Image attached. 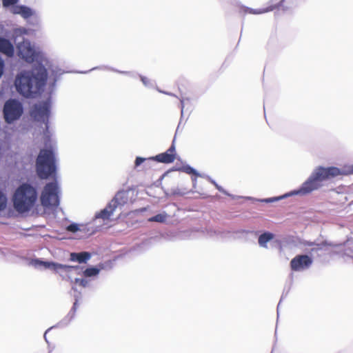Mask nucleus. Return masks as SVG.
Instances as JSON below:
<instances>
[{"label": "nucleus", "mask_w": 353, "mask_h": 353, "mask_svg": "<svg viewBox=\"0 0 353 353\" xmlns=\"http://www.w3.org/2000/svg\"><path fill=\"white\" fill-rule=\"evenodd\" d=\"M48 79L47 70L39 65L31 70L23 71L15 79L17 91L26 97H33L39 93L46 85Z\"/></svg>", "instance_id": "f257e3e1"}, {"label": "nucleus", "mask_w": 353, "mask_h": 353, "mask_svg": "<svg viewBox=\"0 0 353 353\" xmlns=\"http://www.w3.org/2000/svg\"><path fill=\"white\" fill-rule=\"evenodd\" d=\"M353 174V165H345L342 168L336 167L324 168L319 166L311 174L310 177L294 192L296 194L305 195L316 190L323 185V181L339 175Z\"/></svg>", "instance_id": "f03ea898"}, {"label": "nucleus", "mask_w": 353, "mask_h": 353, "mask_svg": "<svg viewBox=\"0 0 353 353\" xmlns=\"http://www.w3.org/2000/svg\"><path fill=\"white\" fill-rule=\"evenodd\" d=\"M14 209L19 213L30 211L37 201V192L31 185L23 183L16 190L13 198Z\"/></svg>", "instance_id": "7ed1b4c3"}, {"label": "nucleus", "mask_w": 353, "mask_h": 353, "mask_svg": "<svg viewBox=\"0 0 353 353\" xmlns=\"http://www.w3.org/2000/svg\"><path fill=\"white\" fill-rule=\"evenodd\" d=\"M55 156L52 147L41 149L36 161V170L39 177L46 179L55 173Z\"/></svg>", "instance_id": "20e7f679"}, {"label": "nucleus", "mask_w": 353, "mask_h": 353, "mask_svg": "<svg viewBox=\"0 0 353 353\" xmlns=\"http://www.w3.org/2000/svg\"><path fill=\"white\" fill-rule=\"evenodd\" d=\"M41 202L44 207H57L59 200L58 196V186L57 183H47L41 196Z\"/></svg>", "instance_id": "39448f33"}, {"label": "nucleus", "mask_w": 353, "mask_h": 353, "mask_svg": "<svg viewBox=\"0 0 353 353\" xmlns=\"http://www.w3.org/2000/svg\"><path fill=\"white\" fill-rule=\"evenodd\" d=\"M23 113V107L20 102L15 99L7 101L3 107L4 119L7 123H12L18 119Z\"/></svg>", "instance_id": "423d86ee"}, {"label": "nucleus", "mask_w": 353, "mask_h": 353, "mask_svg": "<svg viewBox=\"0 0 353 353\" xmlns=\"http://www.w3.org/2000/svg\"><path fill=\"white\" fill-rule=\"evenodd\" d=\"M176 153L174 145V141H173L171 146L165 152L156 155L155 157L145 159L138 157L135 159V165L139 166L146 160H154L159 163H170L174 161L176 159Z\"/></svg>", "instance_id": "0eeeda50"}, {"label": "nucleus", "mask_w": 353, "mask_h": 353, "mask_svg": "<svg viewBox=\"0 0 353 353\" xmlns=\"http://www.w3.org/2000/svg\"><path fill=\"white\" fill-rule=\"evenodd\" d=\"M50 113V105L48 101H43L34 104L30 110L31 117L35 121L44 123L47 128Z\"/></svg>", "instance_id": "6e6552de"}, {"label": "nucleus", "mask_w": 353, "mask_h": 353, "mask_svg": "<svg viewBox=\"0 0 353 353\" xmlns=\"http://www.w3.org/2000/svg\"><path fill=\"white\" fill-rule=\"evenodd\" d=\"M293 0H280L278 4H271L265 8H259V9H252L245 6H241L239 8V12L242 15H245L247 14H261L265 12H268L270 11H272L276 8L279 7H285V3H293Z\"/></svg>", "instance_id": "1a4fd4ad"}, {"label": "nucleus", "mask_w": 353, "mask_h": 353, "mask_svg": "<svg viewBox=\"0 0 353 353\" xmlns=\"http://www.w3.org/2000/svg\"><path fill=\"white\" fill-rule=\"evenodd\" d=\"M312 262V259L308 255L299 254L291 260L290 265L292 271L299 272L309 268Z\"/></svg>", "instance_id": "9d476101"}, {"label": "nucleus", "mask_w": 353, "mask_h": 353, "mask_svg": "<svg viewBox=\"0 0 353 353\" xmlns=\"http://www.w3.org/2000/svg\"><path fill=\"white\" fill-rule=\"evenodd\" d=\"M19 56L28 63H32L34 61L36 54L34 49L31 46L28 40H23L17 46Z\"/></svg>", "instance_id": "9b49d317"}, {"label": "nucleus", "mask_w": 353, "mask_h": 353, "mask_svg": "<svg viewBox=\"0 0 353 353\" xmlns=\"http://www.w3.org/2000/svg\"><path fill=\"white\" fill-rule=\"evenodd\" d=\"M33 264L34 265H42L45 268L52 269L56 272H59L60 271L64 272L65 273H70L72 270L78 269L79 266H70V265H65L59 263H56L53 262H47L42 261L39 259H35L33 261Z\"/></svg>", "instance_id": "f8f14e48"}, {"label": "nucleus", "mask_w": 353, "mask_h": 353, "mask_svg": "<svg viewBox=\"0 0 353 353\" xmlns=\"http://www.w3.org/2000/svg\"><path fill=\"white\" fill-rule=\"evenodd\" d=\"M0 52L8 57H12L14 54V48L12 43L1 37H0Z\"/></svg>", "instance_id": "ddd939ff"}, {"label": "nucleus", "mask_w": 353, "mask_h": 353, "mask_svg": "<svg viewBox=\"0 0 353 353\" xmlns=\"http://www.w3.org/2000/svg\"><path fill=\"white\" fill-rule=\"evenodd\" d=\"M128 201L127 192L120 191L116 194L113 199L110 201L111 205L117 208L119 206L124 205Z\"/></svg>", "instance_id": "4468645a"}, {"label": "nucleus", "mask_w": 353, "mask_h": 353, "mask_svg": "<svg viewBox=\"0 0 353 353\" xmlns=\"http://www.w3.org/2000/svg\"><path fill=\"white\" fill-rule=\"evenodd\" d=\"M116 209L117 208H114L113 205H111V203L110 202L103 210L95 216V217L102 219L103 220L109 219Z\"/></svg>", "instance_id": "2eb2a0df"}, {"label": "nucleus", "mask_w": 353, "mask_h": 353, "mask_svg": "<svg viewBox=\"0 0 353 353\" xmlns=\"http://www.w3.org/2000/svg\"><path fill=\"white\" fill-rule=\"evenodd\" d=\"M90 258V254L86 252L80 253H71L70 259L73 261H78L79 263H85Z\"/></svg>", "instance_id": "dca6fc26"}, {"label": "nucleus", "mask_w": 353, "mask_h": 353, "mask_svg": "<svg viewBox=\"0 0 353 353\" xmlns=\"http://www.w3.org/2000/svg\"><path fill=\"white\" fill-rule=\"evenodd\" d=\"M274 238V234L270 232H265L259 237V243L262 247H267L266 244L268 241Z\"/></svg>", "instance_id": "f3484780"}, {"label": "nucleus", "mask_w": 353, "mask_h": 353, "mask_svg": "<svg viewBox=\"0 0 353 353\" xmlns=\"http://www.w3.org/2000/svg\"><path fill=\"white\" fill-rule=\"evenodd\" d=\"M20 15L24 19H28L33 15V12L30 8L21 6Z\"/></svg>", "instance_id": "a211bd4d"}, {"label": "nucleus", "mask_w": 353, "mask_h": 353, "mask_svg": "<svg viewBox=\"0 0 353 353\" xmlns=\"http://www.w3.org/2000/svg\"><path fill=\"white\" fill-rule=\"evenodd\" d=\"M148 220L150 222L163 223L166 220V214H158L154 216L150 217Z\"/></svg>", "instance_id": "6ab92c4d"}, {"label": "nucleus", "mask_w": 353, "mask_h": 353, "mask_svg": "<svg viewBox=\"0 0 353 353\" xmlns=\"http://www.w3.org/2000/svg\"><path fill=\"white\" fill-rule=\"evenodd\" d=\"M99 270L96 268H89L84 270L83 274L85 276L90 277L98 274Z\"/></svg>", "instance_id": "aec40b11"}, {"label": "nucleus", "mask_w": 353, "mask_h": 353, "mask_svg": "<svg viewBox=\"0 0 353 353\" xmlns=\"http://www.w3.org/2000/svg\"><path fill=\"white\" fill-rule=\"evenodd\" d=\"M317 246L316 250H322L325 247H334L335 245L331 242H328L327 241H323L321 242L320 243L316 244Z\"/></svg>", "instance_id": "412c9836"}, {"label": "nucleus", "mask_w": 353, "mask_h": 353, "mask_svg": "<svg viewBox=\"0 0 353 353\" xmlns=\"http://www.w3.org/2000/svg\"><path fill=\"white\" fill-rule=\"evenodd\" d=\"M6 197L0 192V210H3L6 206Z\"/></svg>", "instance_id": "4be33fe9"}, {"label": "nucleus", "mask_w": 353, "mask_h": 353, "mask_svg": "<svg viewBox=\"0 0 353 353\" xmlns=\"http://www.w3.org/2000/svg\"><path fill=\"white\" fill-rule=\"evenodd\" d=\"M74 283L77 285L85 288L88 285V281L84 279H75Z\"/></svg>", "instance_id": "5701e85b"}, {"label": "nucleus", "mask_w": 353, "mask_h": 353, "mask_svg": "<svg viewBox=\"0 0 353 353\" xmlns=\"http://www.w3.org/2000/svg\"><path fill=\"white\" fill-rule=\"evenodd\" d=\"M66 230L68 231V232H77L78 230H79V225L77 224V223H72L70 225H69L67 228H66Z\"/></svg>", "instance_id": "b1692460"}, {"label": "nucleus", "mask_w": 353, "mask_h": 353, "mask_svg": "<svg viewBox=\"0 0 353 353\" xmlns=\"http://www.w3.org/2000/svg\"><path fill=\"white\" fill-rule=\"evenodd\" d=\"M19 0H2L3 7H9L10 6L15 5Z\"/></svg>", "instance_id": "393cba45"}, {"label": "nucleus", "mask_w": 353, "mask_h": 353, "mask_svg": "<svg viewBox=\"0 0 353 353\" xmlns=\"http://www.w3.org/2000/svg\"><path fill=\"white\" fill-rule=\"evenodd\" d=\"M183 169H184V171L188 174H195L196 173L195 170L190 166L188 165V166L185 167Z\"/></svg>", "instance_id": "a878e982"}, {"label": "nucleus", "mask_w": 353, "mask_h": 353, "mask_svg": "<svg viewBox=\"0 0 353 353\" xmlns=\"http://www.w3.org/2000/svg\"><path fill=\"white\" fill-rule=\"evenodd\" d=\"M4 66H5L4 61L0 57V78L1 77V76L3 73Z\"/></svg>", "instance_id": "bb28decb"}, {"label": "nucleus", "mask_w": 353, "mask_h": 353, "mask_svg": "<svg viewBox=\"0 0 353 353\" xmlns=\"http://www.w3.org/2000/svg\"><path fill=\"white\" fill-rule=\"evenodd\" d=\"M21 6H17L14 7L13 10H12V13L15 14H20V13H21Z\"/></svg>", "instance_id": "cd10ccee"}, {"label": "nucleus", "mask_w": 353, "mask_h": 353, "mask_svg": "<svg viewBox=\"0 0 353 353\" xmlns=\"http://www.w3.org/2000/svg\"><path fill=\"white\" fill-rule=\"evenodd\" d=\"M141 80L145 85L150 83V80L145 77H141Z\"/></svg>", "instance_id": "c85d7f7f"}, {"label": "nucleus", "mask_w": 353, "mask_h": 353, "mask_svg": "<svg viewBox=\"0 0 353 353\" xmlns=\"http://www.w3.org/2000/svg\"><path fill=\"white\" fill-rule=\"evenodd\" d=\"M278 199L276 198H270V199H268L265 200L266 202H272V201H276Z\"/></svg>", "instance_id": "c756f323"}, {"label": "nucleus", "mask_w": 353, "mask_h": 353, "mask_svg": "<svg viewBox=\"0 0 353 353\" xmlns=\"http://www.w3.org/2000/svg\"><path fill=\"white\" fill-rule=\"evenodd\" d=\"M307 245H310V246H312V245H315V243H313V242H309V243H307Z\"/></svg>", "instance_id": "7c9ffc66"}, {"label": "nucleus", "mask_w": 353, "mask_h": 353, "mask_svg": "<svg viewBox=\"0 0 353 353\" xmlns=\"http://www.w3.org/2000/svg\"><path fill=\"white\" fill-rule=\"evenodd\" d=\"M49 353H58V352L56 351V350H52Z\"/></svg>", "instance_id": "2f4dec72"}, {"label": "nucleus", "mask_w": 353, "mask_h": 353, "mask_svg": "<svg viewBox=\"0 0 353 353\" xmlns=\"http://www.w3.org/2000/svg\"><path fill=\"white\" fill-rule=\"evenodd\" d=\"M76 305H77V302H75V303H74V305H73V307H72V309H73V310H75V309H76Z\"/></svg>", "instance_id": "473e14b6"}]
</instances>
